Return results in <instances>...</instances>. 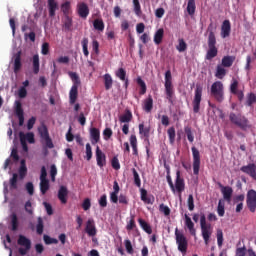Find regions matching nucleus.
<instances>
[{"label":"nucleus","instance_id":"obj_63","mask_svg":"<svg viewBox=\"0 0 256 256\" xmlns=\"http://www.w3.org/2000/svg\"><path fill=\"white\" fill-rule=\"evenodd\" d=\"M50 177L51 181L55 183V177H57V167L55 166V164L51 165L50 167Z\"/></svg>","mask_w":256,"mask_h":256},{"label":"nucleus","instance_id":"obj_31","mask_svg":"<svg viewBox=\"0 0 256 256\" xmlns=\"http://www.w3.org/2000/svg\"><path fill=\"white\" fill-rule=\"evenodd\" d=\"M233 63H235V56H224L222 58L221 66L222 67H233Z\"/></svg>","mask_w":256,"mask_h":256},{"label":"nucleus","instance_id":"obj_55","mask_svg":"<svg viewBox=\"0 0 256 256\" xmlns=\"http://www.w3.org/2000/svg\"><path fill=\"white\" fill-rule=\"evenodd\" d=\"M168 137H169V141L171 143V145H173V143H175V127H170L167 131Z\"/></svg>","mask_w":256,"mask_h":256},{"label":"nucleus","instance_id":"obj_12","mask_svg":"<svg viewBox=\"0 0 256 256\" xmlns=\"http://www.w3.org/2000/svg\"><path fill=\"white\" fill-rule=\"evenodd\" d=\"M246 205L251 213L256 211V191L251 189L247 193Z\"/></svg>","mask_w":256,"mask_h":256},{"label":"nucleus","instance_id":"obj_6","mask_svg":"<svg viewBox=\"0 0 256 256\" xmlns=\"http://www.w3.org/2000/svg\"><path fill=\"white\" fill-rule=\"evenodd\" d=\"M200 227L202 231V237L205 245H209V239H211V224H207V217L205 214H200Z\"/></svg>","mask_w":256,"mask_h":256},{"label":"nucleus","instance_id":"obj_18","mask_svg":"<svg viewBox=\"0 0 256 256\" xmlns=\"http://www.w3.org/2000/svg\"><path fill=\"white\" fill-rule=\"evenodd\" d=\"M77 13L81 19L89 17V6L85 2L77 4Z\"/></svg>","mask_w":256,"mask_h":256},{"label":"nucleus","instance_id":"obj_58","mask_svg":"<svg viewBox=\"0 0 256 256\" xmlns=\"http://www.w3.org/2000/svg\"><path fill=\"white\" fill-rule=\"evenodd\" d=\"M17 179H19V175L14 173L10 179V189H17Z\"/></svg>","mask_w":256,"mask_h":256},{"label":"nucleus","instance_id":"obj_9","mask_svg":"<svg viewBox=\"0 0 256 256\" xmlns=\"http://www.w3.org/2000/svg\"><path fill=\"white\" fill-rule=\"evenodd\" d=\"M17 245L20 246L18 249L19 255L25 256L31 251V240L23 235L18 236Z\"/></svg>","mask_w":256,"mask_h":256},{"label":"nucleus","instance_id":"obj_16","mask_svg":"<svg viewBox=\"0 0 256 256\" xmlns=\"http://www.w3.org/2000/svg\"><path fill=\"white\" fill-rule=\"evenodd\" d=\"M96 161L100 169H103V167L107 165V156L105 155V153H103L99 146L96 147Z\"/></svg>","mask_w":256,"mask_h":256},{"label":"nucleus","instance_id":"obj_36","mask_svg":"<svg viewBox=\"0 0 256 256\" xmlns=\"http://www.w3.org/2000/svg\"><path fill=\"white\" fill-rule=\"evenodd\" d=\"M45 229V224L43 222V218L39 216L37 218V224H36V233L37 235H43V231Z\"/></svg>","mask_w":256,"mask_h":256},{"label":"nucleus","instance_id":"obj_15","mask_svg":"<svg viewBox=\"0 0 256 256\" xmlns=\"http://www.w3.org/2000/svg\"><path fill=\"white\" fill-rule=\"evenodd\" d=\"M175 191L181 195L185 191V180L181 178V172H176V180L174 185Z\"/></svg>","mask_w":256,"mask_h":256},{"label":"nucleus","instance_id":"obj_43","mask_svg":"<svg viewBox=\"0 0 256 256\" xmlns=\"http://www.w3.org/2000/svg\"><path fill=\"white\" fill-rule=\"evenodd\" d=\"M63 27L65 31H71V28L73 27V18L70 16H64Z\"/></svg>","mask_w":256,"mask_h":256},{"label":"nucleus","instance_id":"obj_50","mask_svg":"<svg viewBox=\"0 0 256 256\" xmlns=\"http://www.w3.org/2000/svg\"><path fill=\"white\" fill-rule=\"evenodd\" d=\"M239 80H237L236 78H232L231 84H230V93H232V95L234 93H237L239 90Z\"/></svg>","mask_w":256,"mask_h":256},{"label":"nucleus","instance_id":"obj_5","mask_svg":"<svg viewBox=\"0 0 256 256\" xmlns=\"http://www.w3.org/2000/svg\"><path fill=\"white\" fill-rule=\"evenodd\" d=\"M229 119L230 123L236 125V127H239L242 129V131H247V129L251 128V125H249V119L241 114H235V112H231L229 114Z\"/></svg>","mask_w":256,"mask_h":256},{"label":"nucleus","instance_id":"obj_27","mask_svg":"<svg viewBox=\"0 0 256 256\" xmlns=\"http://www.w3.org/2000/svg\"><path fill=\"white\" fill-rule=\"evenodd\" d=\"M165 35V30L163 28H159L154 34V43L155 45H161L163 43V37Z\"/></svg>","mask_w":256,"mask_h":256},{"label":"nucleus","instance_id":"obj_10","mask_svg":"<svg viewBox=\"0 0 256 256\" xmlns=\"http://www.w3.org/2000/svg\"><path fill=\"white\" fill-rule=\"evenodd\" d=\"M202 97H203V87H201L200 85H197L194 93V99L192 101L194 113H199L201 109Z\"/></svg>","mask_w":256,"mask_h":256},{"label":"nucleus","instance_id":"obj_32","mask_svg":"<svg viewBox=\"0 0 256 256\" xmlns=\"http://www.w3.org/2000/svg\"><path fill=\"white\" fill-rule=\"evenodd\" d=\"M32 69L34 75H39L40 64H39V54H36L32 58Z\"/></svg>","mask_w":256,"mask_h":256},{"label":"nucleus","instance_id":"obj_34","mask_svg":"<svg viewBox=\"0 0 256 256\" xmlns=\"http://www.w3.org/2000/svg\"><path fill=\"white\" fill-rule=\"evenodd\" d=\"M93 27L96 31L103 32L105 31V22H103V19L97 18L93 21Z\"/></svg>","mask_w":256,"mask_h":256},{"label":"nucleus","instance_id":"obj_28","mask_svg":"<svg viewBox=\"0 0 256 256\" xmlns=\"http://www.w3.org/2000/svg\"><path fill=\"white\" fill-rule=\"evenodd\" d=\"M59 9L57 1L55 0H48V11L49 17H55V11Z\"/></svg>","mask_w":256,"mask_h":256},{"label":"nucleus","instance_id":"obj_23","mask_svg":"<svg viewBox=\"0 0 256 256\" xmlns=\"http://www.w3.org/2000/svg\"><path fill=\"white\" fill-rule=\"evenodd\" d=\"M69 195V190L66 186H60L58 190V199L63 205L67 203V197Z\"/></svg>","mask_w":256,"mask_h":256},{"label":"nucleus","instance_id":"obj_52","mask_svg":"<svg viewBox=\"0 0 256 256\" xmlns=\"http://www.w3.org/2000/svg\"><path fill=\"white\" fill-rule=\"evenodd\" d=\"M11 225L12 231H17V229H19V219L17 218V214L11 215Z\"/></svg>","mask_w":256,"mask_h":256},{"label":"nucleus","instance_id":"obj_4","mask_svg":"<svg viewBox=\"0 0 256 256\" xmlns=\"http://www.w3.org/2000/svg\"><path fill=\"white\" fill-rule=\"evenodd\" d=\"M225 87L223 86V82L216 81L211 85L210 95L213 97L218 103H223L225 101Z\"/></svg>","mask_w":256,"mask_h":256},{"label":"nucleus","instance_id":"obj_2","mask_svg":"<svg viewBox=\"0 0 256 256\" xmlns=\"http://www.w3.org/2000/svg\"><path fill=\"white\" fill-rule=\"evenodd\" d=\"M68 75L73 82V85L69 92V102L70 105H75L77 97H79V85H81V79L76 72H69Z\"/></svg>","mask_w":256,"mask_h":256},{"label":"nucleus","instance_id":"obj_14","mask_svg":"<svg viewBox=\"0 0 256 256\" xmlns=\"http://www.w3.org/2000/svg\"><path fill=\"white\" fill-rule=\"evenodd\" d=\"M240 171H242V173H245L246 175H249V177H251V179L256 181V165H255V163H249L246 166H242L240 168Z\"/></svg>","mask_w":256,"mask_h":256},{"label":"nucleus","instance_id":"obj_13","mask_svg":"<svg viewBox=\"0 0 256 256\" xmlns=\"http://www.w3.org/2000/svg\"><path fill=\"white\" fill-rule=\"evenodd\" d=\"M14 113L16 117H18L19 126L23 127L25 123V113L23 111V104H21V101L19 100L15 101Z\"/></svg>","mask_w":256,"mask_h":256},{"label":"nucleus","instance_id":"obj_57","mask_svg":"<svg viewBox=\"0 0 256 256\" xmlns=\"http://www.w3.org/2000/svg\"><path fill=\"white\" fill-rule=\"evenodd\" d=\"M112 168L115 169V171H119L121 169V164L119 163V158L117 156H114L111 160Z\"/></svg>","mask_w":256,"mask_h":256},{"label":"nucleus","instance_id":"obj_61","mask_svg":"<svg viewBox=\"0 0 256 256\" xmlns=\"http://www.w3.org/2000/svg\"><path fill=\"white\" fill-rule=\"evenodd\" d=\"M187 203H188V209H189V211H193V209H195V200H194V198H193V194H190V195L188 196Z\"/></svg>","mask_w":256,"mask_h":256},{"label":"nucleus","instance_id":"obj_39","mask_svg":"<svg viewBox=\"0 0 256 256\" xmlns=\"http://www.w3.org/2000/svg\"><path fill=\"white\" fill-rule=\"evenodd\" d=\"M225 75H227V70L225 69V67L217 65L215 77H217V79H223Z\"/></svg>","mask_w":256,"mask_h":256},{"label":"nucleus","instance_id":"obj_47","mask_svg":"<svg viewBox=\"0 0 256 256\" xmlns=\"http://www.w3.org/2000/svg\"><path fill=\"white\" fill-rule=\"evenodd\" d=\"M115 76L120 79V81H125L127 79V71L124 68H119L115 72Z\"/></svg>","mask_w":256,"mask_h":256},{"label":"nucleus","instance_id":"obj_45","mask_svg":"<svg viewBox=\"0 0 256 256\" xmlns=\"http://www.w3.org/2000/svg\"><path fill=\"white\" fill-rule=\"evenodd\" d=\"M217 213L219 217L225 216V200L220 199L218 202Z\"/></svg>","mask_w":256,"mask_h":256},{"label":"nucleus","instance_id":"obj_38","mask_svg":"<svg viewBox=\"0 0 256 256\" xmlns=\"http://www.w3.org/2000/svg\"><path fill=\"white\" fill-rule=\"evenodd\" d=\"M103 79H104V87L106 91H109V89L113 87V78L111 77V74H105L103 76Z\"/></svg>","mask_w":256,"mask_h":256},{"label":"nucleus","instance_id":"obj_37","mask_svg":"<svg viewBox=\"0 0 256 256\" xmlns=\"http://www.w3.org/2000/svg\"><path fill=\"white\" fill-rule=\"evenodd\" d=\"M61 11L64 17L71 15V2L66 1L63 4H61Z\"/></svg>","mask_w":256,"mask_h":256},{"label":"nucleus","instance_id":"obj_7","mask_svg":"<svg viewBox=\"0 0 256 256\" xmlns=\"http://www.w3.org/2000/svg\"><path fill=\"white\" fill-rule=\"evenodd\" d=\"M175 237H176V244L178 246V251L180 253H187V249L189 247V242L187 241V237L183 232L179 231L178 228L175 229Z\"/></svg>","mask_w":256,"mask_h":256},{"label":"nucleus","instance_id":"obj_53","mask_svg":"<svg viewBox=\"0 0 256 256\" xmlns=\"http://www.w3.org/2000/svg\"><path fill=\"white\" fill-rule=\"evenodd\" d=\"M134 5V13L137 15V17H141V3H139V0H133Z\"/></svg>","mask_w":256,"mask_h":256},{"label":"nucleus","instance_id":"obj_22","mask_svg":"<svg viewBox=\"0 0 256 256\" xmlns=\"http://www.w3.org/2000/svg\"><path fill=\"white\" fill-rule=\"evenodd\" d=\"M184 219H185V225L190 235H192V237H195V235H197V230L195 229V223H193V220H191V217H189V215L187 214L184 215Z\"/></svg>","mask_w":256,"mask_h":256},{"label":"nucleus","instance_id":"obj_59","mask_svg":"<svg viewBox=\"0 0 256 256\" xmlns=\"http://www.w3.org/2000/svg\"><path fill=\"white\" fill-rule=\"evenodd\" d=\"M216 237H217L218 247H223V230L218 229Z\"/></svg>","mask_w":256,"mask_h":256},{"label":"nucleus","instance_id":"obj_1","mask_svg":"<svg viewBox=\"0 0 256 256\" xmlns=\"http://www.w3.org/2000/svg\"><path fill=\"white\" fill-rule=\"evenodd\" d=\"M208 50L206 52V61H211L217 57L219 54V49L217 48V37L215 32H213V24L208 26Z\"/></svg>","mask_w":256,"mask_h":256},{"label":"nucleus","instance_id":"obj_21","mask_svg":"<svg viewBox=\"0 0 256 256\" xmlns=\"http://www.w3.org/2000/svg\"><path fill=\"white\" fill-rule=\"evenodd\" d=\"M222 39H227L231 35V22L229 20H224L221 26Z\"/></svg>","mask_w":256,"mask_h":256},{"label":"nucleus","instance_id":"obj_3","mask_svg":"<svg viewBox=\"0 0 256 256\" xmlns=\"http://www.w3.org/2000/svg\"><path fill=\"white\" fill-rule=\"evenodd\" d=\"M38 133L41 139L42 145H44L45 155H47V149H53L55 144H53V139L49 136V129L45 124L38 128Z\"/></svg>","mask_w":256,"mask_h":256},{"label":"nucleus","instance_id":"obj_11","mask_svg":"<svg viewBox=\"0 0 256 256\" xmlns=\"http://www.w3.org/2000/svg\"><path fill=\"white\" fill-rule=\"evenodd\" d=\"M193 156V173L199 175V169H201V154L195 146L192 147Z\"/></svg>","mask_w":256,"mask_h":256},{"label":"nucleus","instance_id":"obj_20","mask_svg":"<svg viewBox=\"0 0 256 256\" xmlns=\"http://www.w3.org/2000/svg\"><path fill=\"white\" fill-rule=\"evenodd\" d=\"M90 141L92 145H97L101 141V131H99V128H90Z\"/></svg>","mask_w":256,"mask_h":256},{"label":"nucleus","instance_id":"obj_17","mask_svg":"<svg viewBox=\"0 0 256 256\" xmlns=\"http://www.w3.org/2000/svg\"><path fill=\"white\" fill-rule=\"evenodd\" d=\"M218 185L221 189L224 201H227V203H231V198L233 197V188L230 186H223V184L221 183H219Z\"/></svg>","mask_w":256,"mask_h":256},{"label":"nucleus","instance_id":"obj_35","mask_svg":"<svg viewBox=\"0 0 256 256\" xmlns=\"http://www.w3.org/2000/svg\"><path fill=\"white\" fill-rule=\"evenodd\" d=\"M130 145L132 147L133 155L137 157V155H139V150L137 149V136L135 134L130 136Z\"/></svg>","mask_w":256,"mask_h":256},{"label":"nucleus","instance_id":"obj_42","mask_svg":"<svg viewBox=\"0 0 256 256\" xmlns=\"http://www.w3.org/2000/svg\"><path fill=\"white\" fill-rule=\"evenodd\" d=\"M186 9H187L188 15L190 16L195 15V11L197 9V6L195 5V0H188Z\"/></svg>","mask_w":256,"mask_h":256},{"label":"nucleus","instance_id":"obj_51","mask_svg":"<svg viewBox=\"0 0 256 256\" xmlns=\"http://www.w3.org/2000/svg\"><path fill=\"white\" fill-rule=\"evenodd\" d=\"M256 103V95L255 93H249L247 95V99H246V105L247 107H253V104Z\"/></svg>","mask_w":256,"mask_h":256},{"label":"nucleus","instance_id":"obj_30","mask_svg":"<svg viewBox=\"0 0 256 256\" xmlns=\"http://www.w3.org/2000/svg\"><path fill=\"white\" fill-rule=\"evenodd\" d=\"M138 223H139L141 229H143V231H145V233H147L148 235H151V233H153V229L151 228V225L149 223H147V221H145L142 218H139Z\"/></svg>","mask_w":256,"mask_h":256},{"label":"nucleus","instance_id":"obj_62","mask_svg":"<svg viewBox=\"0 0 256 256\" xmlns=\"http://www.w3.org/2000/svg\"><path fill=\"white\" fill-rule=\"evenodd\" d=\"M26 191L29 195H34L35 186H33V182H27L25 185Z\"/></svg>","mask_w":256,"mask_h":256},{"label":"nucleus","instance_id":"obj_49","mask_svg":"<svg viewBox=\"0 0 256 256\" xmlns=\"http://www.w3.org/2000/svg\"><path fill=\"white\" fill-rule=\"evenodd\" d=\"M89 38H83L82 51L85 57H89Z\"/></svg>","mask_w":256,"mask_h":256},{"label":"nucleus","instance_id":"obj_33","mask_svg":"<svg viewBox=\"0 0 256 256\" xmlns=\"http://www.w3.org/2000/svg\"><path fill=\"white\" fill-rule=\"evenodd\" d=\"M139 133L146 139H149V135L151 134V126H145L143 123L139 124Z\"/></svg>","mask_w":256,"mask_h":256},{"label":"nucleus","instance_id":"obj_46","mask_svg":"<svg viewBox=\"0 0 256 256\" xmlns=\"http://www.w3.org/2000/svg\"><path fill=\"white\" fill-rule=\"evenodd\" d=\"M176 49L177 51H179V53L187 51V42H185L183 38H180L178 40V45L176 46Z\"/></svg>","mask_w":256,"mask_h":256},{"label":"nucleus","instance_id":"obj_40","mask_svg":"<svg viewBox=\"0 0 256 256\" xmlns=\"http://www.w3.org/2000/svg\"><path fill=\"white\" fill-rule=\"evenodd\" d=\"M50 189L49 180H40V193L41 195H46L47 191Z\"/></svg>","mask_w":256,"mask_h":256},{"label":"nucleus","instance_id":"obj_56","mask_svg":"<svg viewBox=\"0 0 256 256\" xmlns=\"http://www.w3.org/2000/svg\"><path fill=\"white\" fill-rule=\"evenodd\" d=\"M133 177H134V185L136 187H141V178L139 177V173L135 168L132 169Z\"/></svg>","mask_w":256,"mask_h":256},{"label":"nucleus","instance_id":"obj_26","mask_svg":"<svg viewBox=\"0 0 256 256\" xmlns=\"http://www.w3.org/2000/svg\"><path fill=\"white\" fill-rule=\"evenodd\" d=\"M140 199L147 205H153V201H154L153 196L151 199V197L147 195V190L145 188L140 189Z\"/></svg>","mask_w":256,"mask_h":256},{"label":"nucleus","instance_id":"obj_19","mask_svg":"<svg viewBox=\"0 0 256 256\" xmlns=\"http://www.w3.org/2000/svg\"><path fill=\"white\" fill-rule=\"evenodd\" d=\"M85 232L89 237H95L97 235V228L95 227V220L88 219L86 222Z\"/></svg>","mask_w":256,"mask_h":256},{"label":"nucleus","instance_id":"obj_64","mask_svg":"<svg viewBox=\"0 0 256 256\" xmlns=\"http://www.w3.org/2000/svg\"><path fill=\"white\" fill-rule=\"evenodd\" d=\"M98 203L102 208L107 207V194H103L98 200Z\"/></svg>","mask_w":256,"mask_h":256},{"label":"nucleus","instance_id":"obj_29","mask_svg":"<svg viewBox=\"0 0 256 256\" xmlns=\"http://www.w3.org/2000/svg\"><path fill=\"white\" fill-rule=\"evenodd\" d=\"M143 109L146 113H151L153 111V96L149 95L145 100H144V106Z\"/></svg>","mask_w":256,"mask_h":256},{"label":"nucleus","instance_id":"obj_54","mask_svg":"<svg viewBox=\"0 0 256 256\" xmlns=\"http://www.w3.org/2000/svg\"><path fill=\"white\" fill-rule=\"evenodd\" d=\"M185 134L187 136V139L190 143H193V141H195V136H193V132L191 131V127L186 126L184 128Z\"/></svg>","mask_w":256,"mask_h":256},{"label":"nucleus","instance_id":"obj_48","mask_svg":"<svg viewBox=\"0 0 256 256\" xmlns=\"http://www.w3.org/2000/svg\"><path fill=\"white\" fill-rule=\"evenodd\" d=\"M124 245H125V249H126V252L128 253V255L135 254V249H133V244H131V240L125 239Z\"/></svg>","mask_w":256,"mask_h":256},{"label":"nucleus","instance_id":"obj_8","mask_svg":"<svg viewBox=\"0 0 256 256\" xmlns=\"http://www.w3.org/2000/svg\"><path fill=\"white\" fill-rule=\"evenodd\" d=\"M173 77L171 76V70H167L165 72V91H166V99H168L169 103H173V82H172Z\"/></svg>","mask_w":256,"mask_h":256},{"label":"nucleus","instance_id":"obj_24","mask_svg":"<svg viewBox=\"0 0 256 256\" xmlns=\"http://www.w3.org/2000/svg\"><path fill=\"white\" fill-rule=\"evenodd\" d=\"M23 67V64L21 63V51H18L14 55V73H19L21 71V68Z\"/></svg>","mask_w":256,"mask_h":256},{"label":"nucleus","instance_id":"obj_25","mask_svg":"<svg viewBox=\"0 0 256 256\" xmlns=\"http://www.w3.org/2000/svg\"><path fill=\"white\" fill-rule=\"evenodd\" d=\"M19 138L20 140L23 139L25 143H30V145H33L35 143V134L33 132L23 133L19 132Z\"/></svg>","mask_w":256,"mask_h":256},{"label":"nucleus","instance_id":"obj_41","mask_svg":"<svg viewBox=\"0 0 256 256\" xmlns=\"http://www.w3.org/2000/svg\"><path fill=\"white\" fill-rule=\"evenodd\" d=\"M131 119H133V113H131V110H126V112L120 116V123L128 124Z\"/></svg>","mask_w":256,"mask_h":256},{"label":"nucleus","instance_id":"obj_60","mask_svg":"<svg viewBox=\"0 0 256 256\" xmlns=\"http://www.w3.org/2000/svg\"><path fill=\"white\" fill-rule=\"evenodd\" d=\"M103 137L105 141H109V138L113 137V130L111 128H105L103 130Z\"/></svg>","mask_w":256,"mask_h":256},{"label":"nucleus","instance_id":"obj_44","mask_svg":"<svg viewBox=\"0 0 256 256\" xmlns=\"http://www.w3.org/2000/svg\"><path fill=\"white\" fill-rule=\"evenodd\" d=\"M137 83L140 87L139 94L145 95L147 93V84H145V81H143V79H141V77L137 78Z\"/></svg>","mask_w":256,"mask_h":256}]
</instances>
